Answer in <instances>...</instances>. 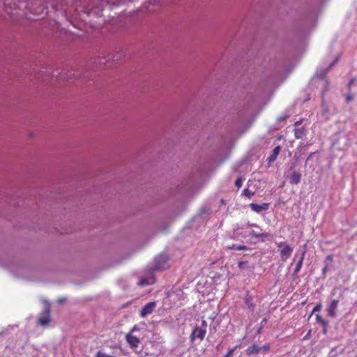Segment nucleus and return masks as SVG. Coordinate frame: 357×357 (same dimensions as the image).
Segmentation results:
<instances>
[{
    "label": "nucleus",
    "instance_id": "f704fd0d",
    "mask_svg": "<svg viewBox=\"0 0 357 357\" xmlns=\"http://www.w3.org/2000/svg\"><path fill=\"white\" fill-rule=\"evenodd\" d=\"M354 82H355V79H354V78H352V79L349 81V84H348V86H349V88H350V87H351V86L354 84Z\"/></svg>",
    "mask_w": 357,
    "mask_h": 357
},
{
    "label": "nucleus",
    "instance_id": "6ab92c4d",
    "mask_svg": "<svg viewBox=\"0 0 357 357\" xmlns=\"http://www.w3.org/2000/svg\"><path fill=\"white\" fill-rule=\"evenodd\" d=\"M294 135L296 138L301 139L304 135V130L303 128H295L294 129Z\"/></svg>",
    "mask_w": 357,
    "mask_h": 357
},
{
    "label": "nucleus",
    "instance_id": "49530a36",
    "mask_svg": "<svg viewBox=\"0 0 357 357\" xmlns=\"http://www.w3.org/2000/svg\"><path fill=\"white\" fill-rule=\"evenodd\" d=\"M309 159H310V158H307V160H306V161H305V165L307 164V160H308Z\"/></svg>",
    "mask_w": 357,
    "mask_h": 357
},
{
    "label": "nucleus",
    "instance_id": "7c9ffc66",
    "mask_svg": "<svg viewBox=\"0 0 357 357\" xmlns=\"http://www.w3.org/2000/svg\"><path fill=\"white\" fill-rule=\"evenodd\" d=\"M261 351L262 350L264 352L268 351L270 349L269 344H265L263 347H260Z\"/></svg>",
    "mask_w": 357,
    "mask_h": 357
},
{
    "label": "nucleus",
    "instance_id": "b1692460",
    "mask_svg": "<svg viewBox=\"0 0 357 357\" xmlns=\"http://www.w3.org/2000/svg\"><path fill=\"white\" fill-rule=\"evenodd\" d=\"M280 151L281 148L280 146H275L273 150V154L271 155V156H278L280 154Z\"/></svg>",
    "mask_w": 357,
    "mask_h": 357
},
{
    "label": "nucleus",
    "instance_id": "412c9836",
    "mask_svg": "<svg viewBox=\"0 0 357 357\" xmlns=\"http://www.w3.org/2000/svg\"><path fill=\"white\" fill-rule=\"evenodd\" d=\"M242 195L248 198H251L255 195V192L250 191L248 188H246L244 189Z\"/></svg>",
    "mask_w": 357,
    "mask_h": 357
},
{
    "label": "nucleus",
    "instance_id": "e433bc0d",
    "mask_svg": "<svg viewBox=\"0 0 357 357\" xmlns=\"http://www.w3.org/2000/svg\"><path fill=\"white\" fill-rule=\"evenodd\" d=\"M321 310V305H317L314 307L313 312L319 311Z\"/></svg>",
    "mask_w": 357,
    "mask_h": 357
},
{
    "label": "nucleus",
    "instance_id": "72a5a7b5",
    "mask_svg": "<svg viewBox=\"0 0 357 357\" xmlns=\"http://www.w3.org/2000/svg\"><path fill=\"white\" fill-rule=\"evenodd\" d=\"M267 321H268V320H267V319H266V318H264V319L261 320V321L260 326L264 327V326L266 324Z\"/></svg>",
    "mask_w": 357,
    "mask_h": 357
},
{
    "label": "nucleus",
    "instance_id": "a211bd4d",
    "mask_svg": "<svg viewBox=\"0 0 357 357\" xmlns=\"http://www.w3.org/2000/svg\"><path fill=\"white\" fill-rule=\"evenodd\" d=\"M245 304L251 311H254L255 305L253 303L252 298L250 296H248L245 298Z\"/></svg>",
    "mask_w": 357,
    "mask_h": 357
},
{
    "label": "nucleus",
    "instance_id": "79ce46f5",
    "mask_svg": "<svg viewBox=\"0 0 357 357\" xmlns=\"http://www.w3.org/2000/svg\"><path fill=\"white\" fill-rule=\"evenodd\" d=\"M301 123H302V121H301V120L298 121H296V122L294 123V126H299L300 124H301Z\"/></svg>",
    "mask_w": 357,
    "mask_h": 357
},
{
    "label": "nucleus",
    "instance_id": "39448f33",
    "mask_svg": "<svg viewBox=\"0 0 357 357\" xmlns=\"http://www.w3.org/2000/svg\"><path fill=\"white\" fill-rule=\"evenodd\" d=\"M278 247L280 249L282 260L285 261L291 255L293 249L286 242L279 243Z\"/></svg>",
    "mask_w": 357,
    "mask_h": 357
},
{
    "label": "nucleus",
    "instance_id": "58836bf2",
    "mask_svg": "<svg viewBox=\"0 0 357 357\" xmlns=\"http://www.w3.org/2000/svg\"><path fill=\"white\" fill-rule=\"evenodd\" d=\"M139 328L137 326H135L132 328V330H131V332H130V333H133L134 331H139Z\"/></svg>",
    "mask_w": 357,
    "mask_h": 357
},
{
    "label": "nucleus",
    "instance_id": "c03bdc74",
    "mask_svg": "<svg viewBox=\"0 0 357 357\" xmlns=\"http://www.w3.org/2000/svg\"><path fill=\"white\" fill-rule=\"evenodd\" d=\"M220 348H221V344H219L217 346V349H218V350H219V349H220Z\"/></svg>",
    "mask_w": 357,
    "mask_h": 357
},
{
    "label": "nucleus",
    "instance_id": "a878e982",
    "mask_svg": "<svg viewBox=\"0 0 357 357\" xmlns=\"http://www.w3.org/2000/svg\"><path fill=\"white\" fill-rule=\"evenodd\" d=\"M96 357H116V356L109 355V354H105L104 352H102V351H99L97 353Z\"/></svg>",
    "mask_w": 357,
    "mask_h": 357
},
{
    "label": "nucleus",
    "instance_id": "0eeeda50",
    "mask_svg": "<svg viewBox=\"0 0 357 357\" xmlns=\"http://www.w3.org/2000/svg\"><path fill=\"white\" fill-rule=\"evenodd\" d=\"M156 304L155 302H149L146 303L140 312V316L145 317L149 314H151L154 310Z\"/></svg>",
    "mask_w": 357,
    "mask_h": 357
},
{
    "label": "nucleus",
    "instance_id": "c756f323",
    "mask_svg": "<svg viewBox=\"0 0 357 357\" xmlns=\"http://www.w3.org/2000/svg\"><path fill=\"white\" fill-rule=\"evenodd\" d=\"M199 328H201L202 329H204V331H206V328H207V322L205 320H202V324H201V326H199Z\"/></svg>",
    "mask_w": 357,
    "mask_h": 357
},
{
    "label": "nucleus",
    "instance_id": "20e7f679",
    "mask_svg": "<svg viewBox=\"0 0 357 357\" xmlns=\"http://www.w3.org/2000/svg\"><path fill=\"white\" fill-rule=\"evenodd\" d=\"M168 257L165 254H161L155 258L154 260V271H160L165 269L167 266Z\"/></svg>",
    "mask_w": 357,
    "mask_h": 357
},
{
    "label": "nucleus",
    "instance_id": "f3484780",
    "mask_svg": "<svg viewBox=\"0 0 357 357\" xmlns=\"http://www.w3.org/2000/svg\"><path fill=\"white\" fill-rule=\"evenodd\" d=\"M317 321L320 323L324 327V333L326 332V326L328 325V322L321 316L317 314L316 317Z\"/></svg>",
    "mask_w": 357,
    "mask_h": 357
},
{
    "label": "nucleus",
    "instance_id": "4be33fe9",
    "mask_svg": "<svg viewBox=\"0 0 357 357\" xmlns=\"http://www.w3.org/2000/svg\"><path fill=\"white\" fill-rule=\"evenodd\" d=\"M238 266L241 270H245L248 268V261H241L238 262Z\"/></svg>",
    "mask_w": 357,
    "mask_h": 357
},
{
    "label": "nucleus",
    "instance_id": "6e6552de",
    "mask_svg": "<svg viewBox=\"0 0 357 357\" xmlns=\"http://www.w3.org/2000/svg\"><path fill=\"white\" fill-rule=\"evenodd\" d=\"M305 252H306L305 250H303L301 254V257H300L298 261L297 262L295 269H294V271L292 274L293 279H296L298 278V273L302 268L303 259H304V257L305 255Z\"/></svg>",
    "mask_w": 357,
    "mask_h": 357
},
{
    "label": "nucleus",
    "instance_id": "7ed1b4c3",
    "mask_svg": "<svg viewBox=\"0 0 357 357\" xmlns=\"http://www.w3.org/2000/svg\"><path fill=\"white\" fill-rule=\"evenodd\" d=\"M50 306H47L43 310V311L40 314L38 318V324L43 327H47L50 325Z\"/></svg>",
    "mask_w": 357,
    "mask_h": 357
},
{
    "label": "nucleus",
    "instance_id": "ddd939ff",
    "mask_svg": "<svg viewBox=\"0 0 357 357\" xmlns=\"http://www.w3.org/2000/svg\"><path fill=\"white\" fill-rule=\"evenodd\" d=\"M250 235L252 237H254L255 238H262L261 241H264V238H266L267 239H271L272 238V235L267 232L264 233H257L255 231L252 230L250 232Z\"/></svg>",
    "mask_w": 357,
    "mask_h": 357
},
{
    "label": "nucleus",
    "instance_id": "aec40b11",
    "mask_svg": "<svg viewBox=\"0 0 357 357\" xmlns=\"http://www.w3.org/2000/svg\"><path fill=\"white\" fill-rule=\"evenodd\" d=\"M220 323L219 321H215L214 319H213V322L210 325V333H215L217 331V328L219 326Z\"/></svg>",
    "mask_w": 357,
    "mask_h": 357
},
{
    "label": "nucleus",
    "instance_id": "cd10ccee",
    "mask_svg": "<svg viewBox=\"0 0 357 357\" xmlns=\"http://www.w3.org/2000/svg\"><path fill=\"white\" fill-rule=\"evenodd\" d=\"M236 347L229 349L228 352L224 356V357H231Z\"/></svg>",
    "mask_w": 357,
    "mask_h": 357
},
{
    "label": "nucleus",
    "instance_id": "f03ea898",
    "mask_svg": "<svg viewBox=\"0 0 357 357\" xmlns=\"http://www.w3.org/2000/svg\"><path fill=\"white\" fill-rule=\"evenodd\" d=\"M22 8V6H16V0H6L2 9L10 17H14L20 15L18 10Z\"/></svg>",
    "mask_w": 357,
    "mask_h": 357
},
{
    "label": "nucleus",
    "instance_id": "2eb2a0df",
    "mask_svg": "<svg viewBox=\"0 0 357 357\" xmlns=\"http://www.w3.org/2000/svg\"><path fill=\"white\" fill-rule=\"evenodd\" d=\"M332 261H333V255H329L326 257V259L324 260V267L322 269V275H324V278H325L326 273L328 271V266H329L330 264L332 262Z\"/></svg>",
    "mask_w": 357,
    "mask_h": 357
},
{
    "label": "nucleus",
    "instance_id": "bb28decb",
    "mask_svg": "<svg viewBox=\"0 0 357 357\" xmlns=\"http://www.w3.org/2000/svg\"><path fill=\"white\" fill-rule=\"evenodd\" d=\"M190 187H185L184 184L181 183L180 185L178 186V190L179 192H181L183 190H190Z\"/></svg>",
    "mask_w": 357,
    "mask_h": 357
},
{
    "label": "nucleus",
    "instance_id": "c85d7f7f",
    "mask_svg": "<svg viewBox=\"0 0 357 357\" xmlns=\"http://www.w3.org/2000/svg\"><path fill=\"white\" fill-rule=\"evenodd\" d=\"M245 225V228H249V227H256V228H258L260 230H261L260 229V227L257 225L256 224H251L250 222H248L246 225Z\"/></svg>",
    "mask_w": 357,
    "mask_h": 357
},
{
    "label": "nucleus",
    "instance_id": "a18cd8bd",
    "mask_svg": "<svg viewBox=\"0 0 357 357\" xmlns=\"http://www.w3.org/2000/svg\"><path fill=\"white\" fill-rule=\"evenodd\" d=\"M64 300H65V299H59V303H62Z\"/></svg>",
    "mask_w": 357,
    "mask_h": 357
},
{
    "label": "nucleus",
    "instance_id": "c9c22d12",
    "mask_svg": "<svg viewBox=\"0 0 357 357\" xmlns=\"http://www.w3.org/2000/svg\"><path fill=\"white\" fill-rule=\"evenodd\" d=\"M347 101L350 102L353 99V96L351 94H347L346 96Z\"/></svg>",
    "mask_w": 357,
    "mask_h": 357
},
{
    "label": "nucleus",
    "instance_id": "2f4dec72",
    "mask_svg": "<svg viewBox=\"0 0 357 357\" xmlns=\"http://www.w3.org/2000/svg\"><path fill=\"white\" fill-rule=\"evenodd\" d=\"M277 158H268V165L270 166L273 162L275 161Z\"/></svg>",
    "mask_w": 357,
    "mask_h": 357
},
{
    "label": "nucleus",
    "instance_id": "473e14b6",
    "mask_svg": "<svg viewBox=\"0 0 357 357\" xmlns=\"http://www.w3.org/2000/svg\"><path fill=\"white\" fill-rule=\"evenodd\" d=\"M248 250V247L246 245H238L236 248V250Z\"/></svg>",
    "mask_w": 357,
    "mask_h": 357
},
{
    "label": "nucleus",
    "instance_id": "37998d69",
    "mask_svg": "<svg viewBox=\"0 0 357 357\" xmlns=\"http://www.w3.org/2000/svg\"><path fill=\"white\" fill-rule=\"evenodd\" d=\"M206 213V211H205L204 209H202V210L200 211V214H201V215H202V214H204V213Z\"/></svg>",
    "mask_w": 357,
    "mask_h": 357
},
{
    "label": "nucleus",
    "instance_id": "4468645a",
    "mask_svg": "<svg viewBox=\"0 0 357 357\" xmlns=\"http://www.w3.org/2000/svg\"><path fill=\"white\" fill-rule=\"evenodd\" d=\"M261 351V348L256 344H253L249 346L245 350V353L248 355L256 354H258Z\"/></svg>",
    "mask_w": 357,
    "mask_h": 357
},
{
    "label": "nucleus",
    "instance_id": "423d86ee",
    "mask_svg": "<svg viewBox=\"0 0 357 357\" xmlns=\"http://www.w3.org/2000/svg\"><path fill=\"white\" fill-rule=\"evenodd\" d=\"M206 331L204 329H202L198 326H196L190 335V341L193 342L195 338H198L200 341L203 340L205 335H206Z\"/></svg>",
    "mask_w": 357,
    "mask_h": 357
},
{
    "label": "nucleus",
    "instance_id": "5701e85b",
    "mask_svg": "<svg viewBox=\"0 0 357 357\" xmlns=\"http://www.w3.org/2000/svg\"><path fill=\"white\" fill-rule=\"evenodd\" d=\"M243 181V177H241V176L238 177L237 179L235 181V185L238 188H240L242 186Z\"/></svg>",
    "mask_w": 357,
    "mask_h": 357
},
{
    "label": "nucleus",
    "instance_id": "dca6fc26",
    "mask_svg": "<svg viewBox=\"0 0 357 357\" xmlns=\"http://www.w3.org/2000/svg\"><path fill=\"white\" fill-rule=\"evenodd\" d=\"M154 282V279L152 278H142L138 282V285L141 287H144L146 285L151 284Z\"/></svg>",
    "mask_w": 357,
    "mask_h": 357
},
{
    "label": "nucleus",
    "instance_id": "393cba45",
    "mask_svg": "<svg viewBox=\"0 0 357 357\" xmlns=\"http://www.w3.org/2000/svg\"><path fill=\"white\" fill-rule=\"evenodd\" d=\"M43 9H44L43 6L40 5V6L38 8H37L36 9L31 10V12H33L35 14L39 15L41 13H43Z\"/></svg>",
    "mask_w": 357,
    "mask_h": 357
},
{
    "label": "nucleus",
    "instance_id": "a19ab883",
    "mask_svg": "<svg viewBox=\"0 0 357 357\" xmlns=\"http://www.w3.org/2000/svg\"><path fill=\"white\" fill-rule=\"evenodd\" d=\"M237 247H238L237 245L233 244L231 246L229 247V248L231 249V250H236V248Z\"/></svg>",
    "mask_w": 357,
    "mask_h": 357
},
{
    "label": "nucleus",
    "instance_id": "9d476101",
    "mask_svg": "<svg viewBox=\"0 0 357 357\" xmlns=\"http://www.w3.org/2000/svg\"><path fill=\"white\" fill-rule=\"evenodd\" d=\"M249 206L253 211L257 213H261L263 211L268 210L269 204L267 203H263L262 204L251 203Z\"/></svg>",
    "mask_w": 357,
    "mask_h": 357
},
{
    "label": "nucleus",
    "instance_id": "f257e3e1",
    "mask_svg": "<svg viewBox=\"0 0 357 357\" xmlns=\"http://www.w3.org/2000/svg\"><path fill=\"white\" fill-rule=\"evenodd\" d=\"M298 158L294 159L291 162V166L287 173V178L289 179V183L293 185H296L301 181V174L296 171V166L298 162Z\"/></svg>",
    "mask_w": 357,
    "mask_h": 357
},
{
    "label": "nucleus",
    "instance_id": "4c0bfd02",
    "mask_svg": "<svg viewBox=\"0 0 357 357\" xmlns=\"http://www.w3.org/2000/svg\"><path fill=\"white\" fill-rule=\"evenodd\" d=\"M287 117H288V116H280V117L278 118V120L279 121H282L285 120Z\"/></svg>",
    "mask_w": 357,
    "mask_h": 357
},
{
    "label": "nucleus",
    "instance_id": "1a4fd4ad",
    "mask_svg": "<svg viewBox=\"0 0 357 357\" xmlns=\"http://www.w3.org/2000/svg\"><path fill=\"white\" fill-rule=\"evenodd\" d=\"M339 300L335 299L331 302L327 308L328 314L331 317H335L336 315V310L339 303Z\"/></svg>",
    "mask_w": 357,
    "mask_h": 357
},
{
    "label": "nucleus",
    "instance_id": "f8f14e48",
    "mask_svg": "<svg viewBox=\"0 0 357 357\" xmlns=\"http://www.w3.org/2000/svg\"><path fill=\"white\" fill-rule=\"evenodd\" d=\"M245 229V225H243L241 227L238 226L236 228L234 229L232 238L234 239H238L239 238H245L247 235L243 233V230Z\"/></svg>",
    "mask_w": 357,
    "mask_h": 357
},
{
    "label": "nucleus",
    "instance_id": "ea45409f",
    "mask_svg": "<svg viewBox=\"0 0 357 357\" xmlns=\"http://www.w3.org/2000/svg\"><path fill=\"white\" fill-rule=\"evenodd\" d=\"M264 328V327H262V326H259V327L257 328V334H260V333H261V331H262V328Z\"/></svg>",
    "mask_w": 357,
    "mask_h": 357
},
{
    "label": "nucleus",
    "instance_id": "9b49d317",
    "mask_svg": "<svg viewBox=\"0 0 357 357\" xmlns=\"http://www.w3.org/2000/svg\"><path fill=\"white\" fill-rule=\"evenodd\" d=\"M126 340L132 348H136L140 343L139 339L131 334V333L126 335Z\"/></svg>",
    "mask_w": 357,
    "mask_h": 357
}]
</instances>
